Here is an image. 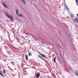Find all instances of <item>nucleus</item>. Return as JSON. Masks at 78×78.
<instances>
[{
	"label": "nucleus",
	"mask_w": 78,
	"mask_h": 78,
	"mask_svg": "<svg viewBox=\"0 0 78 78\" xmlns=\"http://www.w3.org/2000/svg\"><path fill=\"white\" fill-rule=\"evenodd\" d=\"M8 68H9V69H10L11 68L9 66H8Z\"/></svg>",
	"instance_id": "aec40b11"
},
{
	"label": "nucleus",
	"mask_w": 78,
	"mask_h": 78,
	"mask_svg": "<svg viewBox=\"0 0 78 78\" xmlns=\"http://www.w3.org/2000/svg\"><path fill=\"white\" fill-rule=\"evenodd\" d=\"M5 14L7 16V17L9 18V19H10L11 21V22H13V18H12V16H9V15L7 13L5 12Z\"/></svg>",
	"instance_id": "f257e3e1"
},
{
	"label": "nucleus",
	"mask_w": 78,
	"mask_h": 78,
	"mask_svg": "<svg viewBox=\"0 0 78 78\" xmlns=\"http://www.w3.org/2000/svg\"><path fill=\"white\" fill-rule=\"evenodd\" d=\"M3 5L4 6H5V7L6 8H8V6L6 5L5 4V3H3Z\"/></svg>",
	"instance_id": "39448f33"
},
{
	"label": "nucleus",
	"mask_w": 78,
	"mask_h": 78,
	"mask_svg": "<svg viewBox=\"0 0 78 78\" xmlns=\"http://www.w3.org/2000/svg\"><path fill=\"white\" fill-rule=\"evenodd\" d=\"M31 52H30V54H29V56H32V54H31Z\"/></svg>",
	"instance_id": "ddd939ff"
},
{
	"label": "nucleus",
	"mask_w": 78,
	"mask_h": 78,
	"mask_svg": "<svg viewBox=\"0 0 78 78\" xmlns=\"http://www.w3.org/2000/svg\"><path fill=\"white\" fill-rule=\"evenodd\" d=\"M75 73L76 74V76H78V72H76Z\"/></svg>",
	"instance_id": "9d476101"
},
{
	"label": "nucleus",
	"mask_w": 78,
	"mask_h": 78,
	"mask_svg": "<svg viewBox=\"0 0 78 78\" xmlns=\"http://www.w3.org/2000/svg\"><path fill=\"white\" fill-rule=\"evenodd\" d=\"M76 4H77V3H78V0H76Z\"/></svg>",
	"instance_id": "4468645a"
},
{
	"label": "nucleus",
	"mask_w": 78,
	"mask_h": 78,
	"mask_svg": "<svg viewBox=\"0 0 78 78\" xmlns=\"http://www.w3.org/2000/svg\"><path fill=\"white\" fill-rule=\"evenodd\" d=\"M77 16H78V14H77Z\"/></svg>",
	"instance_id": "5701e85b"
},
{
	"label": "nucleus",
	"mask_w": 78,
	"mask_h": 78,
	"mask_svg": "<svg viewBox=\"0 0 78 78\" xmlns=\"http://www.w3.org/2000/svg\"><path fill=\"white\" fill-rule=\"evenodd\" d=\"M3 61H5V62L6 61V60H4Z\"/></svg>",
	"instance_id": "4be33fe9"
},
{
	"label": "nucleus",
	"mask_w": 78,
	"mask_h": 78,
	"mask_svg": "<svg viewBox=\"0 0 78 78\" xmlns=\"http://www.w3.org/2000/svg\"><path fill=\"white\" fill-rule=\"evenodd\" d=\"M40 55H41V56H43V57H44V58H46V56H45V55L41 53Z\"/></svg>",
	"instance_id": "0eeeda50"
},
{
	"label": "nucleus",
	"mask_w": 78,
	"mask_h": 78,
	"mask_svg": "<svg viewBox=\"0 0 78 78\" xmlns=\"http://www.w3.org/2000/svg\"><path fill=\"white\" fill-rule=\"evenodd\" d=\"M10 69L11 70V71H12V69Z\"/></svg>",
	"instance_id": "412c9836"
},
{
	"label": "nucleus",
	"mask_w": 78,
	"mask_h": 78,
	"mask_svg": "<svg viewBox=\"0 0 78 78\" xmlns=\"http://www.w3.org/2000/svg\"><path fill=\"white\" fill-rule=\"evenodd\" d=\"M71 17L72 18L73 17V15H71Z\"/></svg>",
	"instance_id": "dca6fc26"
},
{
	"label": "nucleus",
	"mask_w": 78,
	"mask_h": 78,
	"mask_svg": "<svg viewBox=\"0 0 78 78\" xmlns=\"http://www.w3.org/2000/svg\"><path fill=\"white\" fill-rule=\"evenodd\" d=\"M15 70H16V69H15Z\"/></svg>",
	"instance_id": "a878e982"
},
{
	"label": "nucleus",
	"mask_w": 78,
	"mask_h": 78,
	"mask_svg": "<svg viewBox=\"0 0 78 78\" xmlns=\"http://www.w3.org/2000/svg\"><path fill=\"white\" fill-rule=\"evenodd\" d=\"M0 74L3 77H4V76H3V74H2V73H0Z\"/></svg>",
	"instance_id": "9b49d317"
},
{
	"label": "nucleus",
	"mask_w": 78,
	"mask_h": 78,
	"mask_svg": "<svg viewBox=\"0 0 78 78\" xmlns=\"http://www.w3.org/2000/svg\"><path fill=\"white\" fill-rule=\"evenodd\" d=\"M38 57H40V58H42V57L41 56H40L38 55Z\"/></svg>",
	"instance_id": "2eb2a0df"
},
{
	"label": "nucleus",
	"mask_w": 78,
	"mask_h": 78,
	"mask_svg": "<svg viewBox=\"0 0 78 78\" xmlns=\"http://www.w3.org/2000/svg\"><path fill=\"white\" fill-rule=\"evenodd\" d=\"M8 64H7V66H8Z\"/></svg>",
	"instance_id": "393cba45"
},
{
	"label": "nucleus",
	"mask_w": 78,
	"mask_h": 78,
	"mask_svg": "<svg viewBox=\"0 0 78 78\" xmlns=\"http://www.w3.org/2000/svg\"><path fill=\"white\" fill-rule=\"evenodd\" d=\"M28 55H26V59L27 61H28Z\"/></svg>",
	"instance_id": "1a4fd4ad"
},
{
	"label": "nucleus",
	"mask_w": 78,
	"mask_h": 78,
	"mask_svg": "<svg viewBox=\"0 0 78 78\" xmlns=\"http://www.w3.org/2000/svg\"><path fill=\"white\" fill-rule=\"evenodd\" d=\"M66 9H68V11H69V9L68 8L67 6H66Z\"/></svg>",
	"instance_id": "f8f14e48"
},
{
	"label": "nucleus",
	"mask_w": 78,
	"mask_h": 78,
	"mask_svg": "<svg viewBox=\"0 0 78 78\" xmlns=\"http://www.w3.org/2000/svg\"><path fill=\"white\" fill-rule=\"evenodd\" d=\"M56 57H54L53 59V61L54 63H56Z\"/></svg>",
	"instance_id": "20e7f679"
},
{
	"label": "nucleus",
	"mask_w": 78,
	"mask_h": 78,
	"mask_svg": "<svg viewBox=\"0 0 78 78\" xmlns=\"http://www.w3.org/2000/svg\"><path fill=\"white\" fill-rule=\"evenodd\" d=\"M59 48H61V46H60L59 45Z\"/></svg>",
	"instance_id": "6ab92c4d"
},
{
	"label": "nucleus",
	"mask_w": 78,
	"mask_h": 78,
	"mask_svg": "<svg viewBox=\"0 0 78 78\" xmlns=\"http://www.w3.org/2000/svg\"><path fill=\"white\" fill-rule=\"evenodd\" d=\"M3 72L4 73H5V70H4L3 71Z\"/></svg>",
	"instance_id": "a211bd4d"
},
{
	"label": "nucleus",
	"mask_w": 78,
	"mask_h": 78,
	"mask_svg": "<svg viewBox=\"0 0 78 78\" xmlns=\"http://www.w3.org/2000/svg\"><path fill=\"white\" fill-rule=\"evenodd\" d=\"M16 14L18 15L19 16H20V17H23V16L22 15L20 14H18V10L17 9L16 10Z\"/></svg>",
	"instance_id": "f03ea898"
},
{
	"label": "nucleus",
	"mask_w": 78,
	"mask_h": 78,
	"mask_svg": "<svg viewBox=\"0 0 78 78\" xmlns=\"http://www.w3.org/2000/svg\"><path fill=\"white\" fill-rule=\"evenodd\" d=\"M1 38L2 41H3V37H2V36L1 37Z\"/></svg>",
	"instance_id": "f3484780"
},
{
	"label": "nucleus",
	"mask_w": 78,
	"mask_h": 78,
	"mask_svg": "<svg viewBox=\"0 0 78 78\" xmlns=\"http://www.w3.org/2000/svg\"><path fill=\"white\" fill-rule=\"evenodd\" d=\"M12 63H14V62H12Z\"/></svg>",
	"instance_id": "b1692460"
},
{
	"label": "nucleus",
	"mask_w": 78,
	"mask_h": 78,
	"mask_svg": "<svg viewBox=\"0 0 78 78\" xmlns=\"http://www.w3.org/2000/svg\"><path fill=\"white\" fill-rule=\"evenodd\" d=\"M75 20L77 23H78V18H76Z\"/></svg>",
	"instance_id": "423d86ee"
},
{
	"label": "nucleus",
	"mask_w": 78,
	"mask_h": 78,
	"mask_svg": "<svg viewBox=\"0 0 78 78\" xmlns=\"http://www.w3.org/2000/svg\"><path fill=\"white\" fill-rule=\"evenodd\" d=\"M39 77H40V74H39V73H38L36 76V78H39Z\"/></svg>",
	"instance_id": "7ed1b4c3"
},
{
	"label": "nucleus",
	"mask_w": 78,
	"mask_h": 78,
	"mask_svg": "<svg viewBox=\"0 0 78 78\" xmlns=\"http://www.w3.org/2000/svg\"><path fill=\"white\" fill-rule=\"evenodd\" d=\"M21 1H22V2L24 3V4H25V5H26V3L25 2V0H21Z\"/></svg>",
	"instance_id": "6e6552de"
}]
</instances>
